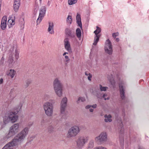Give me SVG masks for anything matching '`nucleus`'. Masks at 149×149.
Here are the masks:
<instances>
[{
    "instance_id": "nucleus-1",
    "label": "nucleus",
    "mask_w": 149,
    "mask_h": 149,
    "mask_svg": "<svg viewBox=\"0 0 149 149\" xmlns=\"http://www.w3.org/2000/svg\"><path fill=\"white\" fill-rule=\"evenodd\" d=\"M29 128L27 127L24 128L15 136L13 140L6 144L2 149H13L12 147L18 144L22 141L28 134Z\"/></svg>"
},
{
    "instance_id": "nucleus-2",
    "label": "nucleus",
    "mask_w": 149,
    "mask_h": 149,
    "mask_svg": "<svg viewBox=\"0 0 149 149\" xmlns=\"http://www.w3.org/2000/svg\"><path fill=\"white\" fill-rule=\"evenodd\" d=\"M53 87L54 91L59 97H61L63 95V85L58 78H56L53 82Z\"/></svg>"
},
{
    "instance_id": "nucleus-3",
    "label": "nucleus",
    "mask_w": 149,
    "mask_h": 149,
    "mask_svg": "<svg viewBox=\"0 0 149 149\" xmlns=\"http://www.w3.org/2000/svg\"><path fill=\"white\" fill-rule=\"evenodd\" d=\"M19 110L17 109L16 111L10 112L8 113V116H5L3 119V122L4 124L8 123L10 121L13 123L16 122L18 119V116L16 115Z\"/></svg>"
},
{
    "instance_id": "nucleus-4",
    "label": "nucleus",
    "mask_w": 149,
    "mask_h": 149,
    "mask_svg": "<svg viewBox=\"0 0 149 149\" xmlns=\"http://www.w3.org/2000/svg\"><path fill=\"white\" fill-rule=\"evenodd\" d=\"M54 103V101L52 100L51 102L45 103L43 105L45 113L48 116H51L53 114Z\"/></svg>"
},
{
    "instance_id": "nucleus-5",
    "label": "nucleus",
    "mask_w": 149,
    "mask_h": 149,
    "mask_svg": "<svg viewBox=\"0 0 149 149\" xmlns=\"http://www.w3.org/2000/svg\"><path fill=\"white\" fill-rule=\"evenodd\" d=\"M19 124L16 123L12 125L9 129V132L5 137V139H8L15 135L19 130Z\"/></svg>"
},
{
    "instance_id": "nucleus-6",
    "label": "nucleus",
    "mask_w": 149,
    "mask_h": 149,
    "mask_svg": "<svg viewBox=\"0 0 149 149\" xmlns=\"http://www.w3.org/2000/svg\"><path fill=\"white\" fill-rule=\"evenodd\" d=\"M88 140L87 137L86 136L78 137L76 141L77 148L79 149H81L86 143L87 142Z\"/></svg>"
},
{
    "instance_id": "nucleus-7",
    "label": "nucleus",
    "mask_w": 149,
    "mask_h": 149,
    "mask_svg": "<svg viewBox=\"0 0 149 149\" xmlns=\"http://www.w3.org/2000/svg\"><path fill=\"white\" fill-rule=\"evenodd\" d=\"M79 132L80 129L79 126H74L69 129L67 134V136L68 137L75 136Z\"/></svg>"
},
{
    "instance_id": "nucleus-8",
    "label": "nucleus",
    "mask_w": 149,
    "mask_h": 149,
    "mask_svg": "<svg viewBox=\"0 0 149 149\" xmlns=\"http://www.w3.org/2000/svg\"><path fill=\"white\" fill-rule=\"evenodd\" d=\"M107 139V135L105 132H102L101 133L99 136L96 137L95 138V141L99 144L106 141Z\"/></svg>"
},
{
    "instance_id": "nucleus-9",
    "label": "nucleus",
    "mask_w": 149,
    "mask_h": 149,
    "mask_svg": "<svg viewBox=\"0 0 149 149\" xmlns=\"http://www.w3.org/2000/svg\"><path fill=\"white\" fill-rule=\"evenodd\" d=\"M46 10V7L45 6H42L40 10V13L38 18L37 20V24H39L44 17Z\"/></svg>"
},
{
    "instance_id": "nucleus-10",
    "label": "nucleus",
    "mask_w": 149,
    "mask_h": 149,
    "mask_svg": "<svg viewBox=\"0 0 149 149\" xmlns=\"http://www.w3.org/2000/svg\"><path fill=\"white\" fill-rule=\"evenodd\" d=\"M105 52L108 54L111 55L112 53V47L110 40L108 39L106 40L104 47Z\"/></svg>"
},
{
    "instance_id": "nucleus-11",
    "label": "nucleus",
    "mask_w": 149,
    "mask_h": 149,
    "mask_svg": "<svg viewBox=\"0 0 149 149\" xmlns=\"http://www.w3.org/2000/svg\"><path fill=\"white\" fill-rule=\"evenodd\" d=\"M67 99L66 97H63L62 100L60 104V110L61 113H65L66 108L67 106Z\"/></svg>"
},
{
    "instance_id": "nucleus-12",
    "label": "nucleus",
    "mask_w": 149,
    "mask_h": 149,
    "mask_svg": "<svg viewBox=\"0 0 149 149\" xmlns=\"http://www.w3.org/2000/svg\"><path fill=\"white\" fill-rule=\"evenodd\" d=\"M101 29L97 26L96 30L94 31V33H95L96 36L94 38V42L93 44V45H96L97 44L100 37V36L98 35V34L101 32Z\"/></svg>"
},
{
    "instance_id": "nucleus-13",
    "label": "nucleus",
    "mask_w": 149,
    "mask_h": 149,
    "mask_svg": "<svg viewBox=\"0 0 149 149\" xmlns=\"http://www.w3.org/2000/svg\"><path fill=\"white\" fill-rule=\"evenodd\" d=\"M64 44L65 49L69 53L72 52L70 42L69 38H66L64 40Z\"/></svg>"
},
{
    "instance_id": "nucleus-14",
    "label": "nucleus",
    "mask_w": 149,
    "mask_h": 149,
    "mask_svg": "<svg viewBox=\"0 0 149 149\" xmlns=\"http://www.w3.org/2000/svg\"><path fill=\"white\" fill-rule=\"evenodd\" d=\"M7 17L6 16H3L1 20V29L4 30L6 26Z\"/></svg>"
},
{
    "instance_id": "nucleus-15",
    "label": "nucleus",
    "mask_w": 149,
    "mask_h": 149,
    "mask_svg": "<svg viewBox=\"0 0 149 149\" xmlns=\"http://www.w3.org/2000/svg\"><path fill=\"white\" fill-rule=\"evenodd\" d=\"M120 89V97L122 100H124L125 99V92L123 86L120 84H119Z\"/></svg>"
},
{
    "instance_id": "nucleus-16",
    "label": "nucleus",
    "mask_w": 149,
    "mask_h": 149,
    "mask_svg": "<svg viewBox=\"0 0 149 149\" xmlns=\"http://www.w3.org/2000/svg\"><path fill=\"white\" fill-rule=\"evenodd\" d=\"M65 33L68 36L71 38H73L75 37L74 33L72 32V31L68 29L67 28L65 29Z\"/></svg>"
},
{
    "instance_id": "nucleus-17",
    "label": "nucleus",
    "mask_w": 149,
    "mask_h": 149,
    "mask_svg": "<svg viewBox=\"0 0 149 149\" xmlns=\"http://www.w3.org/2000/svg\"><path fill=\"white\" fill-rule=\"evenodd\" d=\"M20 2L14 1L13 4V9L15 12H17L19 8L20 5Z\"/></svg>"
},
{
    "instance_id": "nucleus-18",
    "label": "nucleus",
    "mask_w": 149,
    "mask_h": 149,
    "mask_svg": "<svg viewBox=\"0 0 149 149\" xmlns=\"http://www.w3.org/2000/svg\"><path fill=\"white\" fill-rule=\"evenodd\" d=\"M48 31L51 34H53L54 33V24L52 22H49Z\"/></svg>"
},
{
    "instance_id": "nucleus-19",
    "label": "nucleus",
    "mask_w": 149,
    "mask_h": 149,
    "mask_svg": "<svg viewBox=\"0 0 149 149\" xmlns=\"http://www.w3.org/2000/svg\"><path fill=\"white\" fill-rule=\"evenodd\" d=\"M76 20L78 24V25L80 26L81 29L82 28V24L81 21V18L80 15L78 13L77 14L76 16Z\"/></svg>"
},
{
    "instance_id": "nucleus-20",
    "label": "nucleus",
    "mask_w": 149,
    "mask_h": 149,
    "mask_svg": "<svg viewBox=\"0 0 149 149\" xmlns=\"http://www.w3.org/2000/svg\"><path fill=\"white\" fill-rule=\"evenodd\" d=\"M8 61L10 65L13 66L14 64L15 61L14 60L13 55H10Z\"/></svg>"
},
{
    "instance_id": "nucleus-21",
    "label": "nucleus",
    "mask_w": 149,
    "mask_h": 149,
    "mask_svg": "<svg viewBox=\"0 0 149 149\" xmlns=\"http://www.w3.org/2000/svg\"><path fill=\"white\" fill-rule=\"evenodd\" d=\"M16 74V71L14 70L11 69L8 72V75L13 78Z\"/></svg>"
},
{
    "instance_id": "nucleus-22",
    "label": "nucleus",
    "mask_w": 149,
    "mask_h": 149,
    "mask_svg": "<svg viewBox=\"0 0 149 149\" xmlns=\"http://www.w3.org/2000/svg\"><path fill=\"white\" fill-rule=\"evenodd\" d=\"M104 117L105 118L104 119V121L106 122H111L112 121V119L111 118V115L110 114L109 115H105Z\"/></svg>"
},
{
    "instance_id": "nucleus-23",
    "label": "nucleus",
    "mask_w": 149,
    "mask_h": 149,
    "mask_svg": "<svg viewBox=\"0 0 149 149\" xmlns=\"http://www.w3.org/2000/svg\"><path fill=\"white\" fill-rule=\"evenodd\" d=\"M7 24L9 26H10L14 25L15 24V19L11 18L9 19L8 20Z\"/></svg>"
},
{
    "instance_id": "nucleus-24",
    "label": "nucleus",
    "mask_w": 149,
    "mask_h": 149,
    "mask_svg": "<svg viewBox=\"0 0 149 149\" xmlns=\"http://www.w3.org/2000/svg\"><path fill=\"white\" fill-rule=\"evenodd\" d=\"M19 51L17 49H16L15 50V57L16 60H17L19 58Z\"/></svg>"
},
{
    "instance_id": "nucleus-25",
    "label": "nucleus",
    "mask_w": 149,
    "mask_h": 149,
    "mask_svg": "<svg viewBox=\"0 0 149 149\" xmlns=\"http://www.w3.org/2000/svg\"><path fill=\"white\" fill-rule=\"evenodd\" d=\"M76 34L77 37L79 38L81 36V31L79 28H77L76 30Z\"/></svg>"
},
{
    "instance_id": "nucleus-26",
    "label": "nucleus",
    "mask_w": 149,
    "mask_h": 149,
    "mask_svg": "<svg viewBox=\"0 0 149 149\" xmlns=\"http://www.w3.org/2000/svg\"><path fill=\"white\" fill-rule=\"evenodd\" d=\"M86 100L85 98L84 97H79L78 99V100L77 101V103L79 104L81 101L84 102Z\"/></svg>"
},
{
    "instance_id": "nucleus-27",
    "label": "nucleus",
    "mask_w": 149,
    "mask_h": 149,
    "mask_svg": "<svg viewBox=\"0 0 149 149\" xmlns=\"http://www.w3.org/2000/svg\"><path fill=\"white\" fill-rule=\"evenodd\" d=\"M94 146V141L91 140L90 141L88 148V149H91Z\"/></svg>"
},
{
    "instance_id": "nucleus-28",
    "label": "nucleus",
    "mask_w": 149,
    "mask_h": 149,
    "mask_svg": "<svg viewBox=\"0 0 149 149\" xmlns=\"http://www.w3.org/2000/svg\"><path fill=\"white\" fill-rule=\"evenodd\" d=\"M67 22L70 23V24H71L72 22V16L71 15H68L66 20Z\"/></svg>"
},
{
    "instance_id": "nucleus-29",
    "label": "nucleus",
    "mask_w": 149,
    "mask_h": 149,
    "mask_svg": "<svg viewBox=\"0 0 149 149\" xmlns=\"http://www.w3.org/2000/svg\"><path fill=\"white\" fill-rule=\"evenodd\" d=\"M100 89L101 91H105L108 88L107 87L102 86V85L100 84L99 85Z\"/></svg>"
},
{
    "instance_id": "nucleus-30",
    "label": "nucleus",
    "mask_w": 149,
    "mask_h": 149,
    "mask_svg": "<svg viewBox=\"0 0 149 149\" xmlns=\"http://www.w3.org/2000/svg\"><path fill=\"white\" fill-rule=\"evenodd\" d=\"M77 0H68V3L70 5H72L77 3Z\"/></svg>"
},
{
    "instance_id": "nucleus-31",
    "label": "nucleus",
    "mask_w": 149,
    "mask_h": 149,
    "mask_svg": "<svg viewBox=\"0 0 149 149\" xmlns=\"http://www.w3.org/2000/svg\"><path fill=\"white\" fill-rule=\"evenodd\" d=\"M48 131L49 133L53 132L54 131V128L52 126H49L48 128Z\"/></svg>"
},
{
    "instance_id": "nucleus-32",
    "label": "nucleus",
    "mask_w": 149,
    "mask_h": 149,
    "mask_svg": "<svg viewBox=\"0 0 149 149\" xmlns=\"http://www.w3.org/2000/svg\"><path fill=\"white\" fill-rule=\"evenodd\" d=\"M118 32H116V33H113L112 34V36L114 39H115L116 38V37L118 36Z\"/></svg>"
},
{
    "instance_id": "nucleus-33",
    "label": "nucleus",
    "mask_w": 149,
    "mask_h": 149,
    "mask_svg": "<svg viewBox=\"0 0 149 149\" xmlns=\"http://www.w3.org/2000/svg\"><path fill=\"white\" fill-rule=\"evenodd\" d=\"M94 149H107L106 148L100 146L97 147L95 148Z\"/></svg>"
},
{
    "instance_id": "nucleus-34",
    "label": "nucleus",
    "mask_w": 149,
    "mask_h": 149,
    "mask_svg": "<svg viewBox=\"0 0 149 149\" xmlns=\"http://www.w3.org/2000/svg\"><path fill=\"white\" fill-rule=\"evenodd\" d=\"M107 96V95L106 94H104L103 95L102 97L104 98V99L105 100H109V97H108L107 98L106 97V96Z\"/></svg>"
},
{
    "instance_id": "nucleus-35",
    "label": "nucleus",
    "mask_w": 149,
    "mask_h": 149,
    "mask_svg": "<svg viewBox=\"0 0 149 149\" xmlns=\"http://www.w3.org/2000/svg\"><path fill=\"white\" fill-rule=\"evenodd\" d=\"M65 58L66 59V62L68 63L70 60L68 56H65Z\"/></svg>"
},
{
    "instance_id": "nucleus-36",
    "label": "nucleus",
    "mask_w": 149,
    "mask_h": 149,
    "mask_svg": "<svg viewBox=\"0 0 149 149\" xmlns=\"http://www.w3.org/2000/svg\"><path fill=\"white\" fill-rule=\"evenodd\" d=\"M31 81H30L29 80H28L26 81V86H28L29 84L31 83Z\"/></svg>"
},
{
    "instance_id": "nucleus-37",
    "label": "nucleus",
    "mask_w": 149,
    "mask_h": 149,
    "mask_svg": "<svg viewBox=\"0 0 149 149\" xmlns=\"http://www.w3.org/2000/svg\"><path fill=\"white\" fill-rule=\"evenodd\" d=\"M92 77V75L91 74L89 75L88 76V80L89 81L91 80V78Z\"/></svg>"
},
{
    "instance_id": "nucleus-38",
    "label": "nucleus",
    "mask_w": 149,
    "mask_h": 149,
    "mask_svg": "<svg viewBox=\"0 0 149 149\" xmlns=\"http://www.w3.org/2000/svg\"><path fill=\"white\" fill-rule=\"evenodd\" d=\"M33 124V122H30L29 123L28 125V126H29V127L31 126Z\"/></svg>"
},
{
    "instance_id": "nucleus-39",
    "label": "nucleus",
    "mask_w": 149,
    "mask_h": 149,
    "mask_svg": "<svg viewBox=\"0 0 149 149\" xmlns=\"http://www.w3.org/2000/svg\"><path fill=\"white\" fill-rule=\"evenodd\" d=\"M91 105H88L85 108L86 109H88L91 107Z\"/></svg>"
},
{
    "instance_id": "nucleus-40",
    "label": "nucleus",
    "mask_w": 149,
    "mask_h": 149,
    "mask_svg": "<svg viewBox=\"0 0 149 149\" xmlns=\"http://www.w3.org/2000/svg\"><path fill=\"white\" fill-rule=\"evenodd\" d=\"M3 128V127L2 125V122L0 120V129H2Z\"/></svg>"
},
{
    "instance_id": "nucleus-41",
    "label": "nucleus",
    "mask_w": 149,
    "mask_h": 149,
    "mask_svg": "<svg viewBox=\"0 0 149 149\" xmlns=\"http://www.w3.org/2000/svg\"><path fill=\"white\" fill-rule=\"evenodd\" d=\"M85 74L87 76H89L91 74L90 73L88 72H85Z\"/></svg>"
},
{
    "instance_id": "nucleus-42",
    "label": "nucleus",
    "mask_w": 149,
    "mask_h": 149,
    "mask_svg": "<svg viewBox=\"0 0 149 149\" xmlns=\"http://www.w3.org/2000/svg\"><path fill=\"white\" fill-rule=\"evenodd\" d=\"M91 107H92L93 108H95L97 107V105H96V104H94V105H93L92 106V105Z\"/></svg>"
},
{
    "instance_id": "nucleus-43",
    "label": "nucleus",
    "mask_w": 149,
    "mask_h": 149,
    "mask_svg": "<svg viewBox=\"0 0 149 149\" xmlns=\"http://www.w3.org/2000/svg\"><path fill=\"white\" fill-rule=\"evenodd\" d=\"M3 82V80L2 78H1L0 79V84H2Z\"/></svg>"
},
{
    "instance_id": "nucleus-44",
    "label": "nucleus",
    "mask_w": 149,
    "mask_h": 149,
    "mask_svg": "<svg viewBox=\"0 0 149 149\" xmlns=\"http://www.w3.org/2000/svg\"><path fill=\"white\" fill-rule=\"evenodd\" d=\"M121 130H121H123V125H121Z\"/></svg>"
},
{
    "instance_id": "nucleus-45",
    "label": "nucleus",
    "mask_w": 149,
    "mask_h": 149,
    "mask_svg": "<svg viewBox=\"0 0 149 149\" xmlns=\"http://www.w3.org/2000/svg\"><path fill=\"white\" fill-rule=\"evenodd\" d=\"M89 111L91 112H93V109H92L90 108V109Z\"/></svg>"
},
{
    "instance_id": "nucleus-46",
    "label": "nucleus",
    "mask_w": 149,
    "mask_h": 149,
    "mask_svg": "<svg viewBox=\"0 0 149 149\" xmlns=\"http://www.w3.org/2000/svg\"><path fill=\"white\" fill-rule=\"evenodd\" d=\"M47 5L48 6H49L50 5V2L49 1H48V3H47Z\"/></svg>"
},
{
    "instance_id": "nucleus-47",
    "label": "nucleus",
    "mask_w": 149,
    "mask_h": 149,
    "mask_svg": "<svg viewBox=\"0 0 149 149\" xmlns=\"http://www.w3.org/2000/svg\"><path fill=\"white\" fill-rule=\"evenodd\" d=\"M119 40V39L118 38H116V41L117 42H118Z\"/></svg>"
},
{
    "instance_id": "nucleus-48",
    "label": "nucleus",
    "mask_w": 149,
    "mask_h": 149,
    "mask_svg": "<svg viewBox=\"0 0 149 149\" xmlns=\"http://www.w3.org/2000/svg\"><path fill=\"white\" fill-rule=\"evenodd\" d=\"M68 54V53L67 52H65L63 54V55L64 56V55H65L66 54Z\"/></svg>"
},
{
    "instance_id": "nucleus-49",
    "label": "nucleus",
    "mask_w": 149,
    "mask_h": 149,
    "mask_svg": "<svg viewBox=\"0 0 149 149\" xmlns=\"http://www.w3.org/2000/svg\"><path fill=\"white\" fill-rule=\"evenodd\" d=\"M15 1H17L20 2V0H14Z\"/></svg>"
},
{
    "instance_id": "nucleus-50",
    "label": "nucleus",
    "mask_w": 149,
    "mask_h": 149,
    "mask_svg": "<svg viewBox=\"0 0 149 149\" xmlns=\"http://www.w3.org/2000/svg\"><path fill=\"white\" fill-rule=\"evenodd\" d=\"M122 144H123V142H124L123 139V138L122 139Z\"/></svg>"
},
{
    "instance_id": "nucleus-51",
    "label": "nucleus",
    "mask_w": 149,
    "mask_h": 149,
    "mask_svg": "<svg viewBox=\"0 0 149 149\" xmlns=\"http://www.w3.org/2000/svg\"><path fill=\"white\" fill-rule=\"evenodd\" d=\"M139 149H143V148H141V147H140V148H139Z\"/></svg>"
},
{
    "instance_id": "nucleus-52",
    "label": "nucleus",
    "mask_w": 149,
    "mask_h": 149,
    "mask_svg": "<svg viewBox=\"0 0 149 149\" xmlns=\"http://www.w3.org/2000/svg\"><path fill=\"white\" fill-rule=\"evenodd\" d=\"M42 0H40V2Z\"/></svg>"
}]
</instances>
